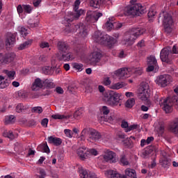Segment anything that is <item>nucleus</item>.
<instances>
[{"instance_id": "obj_41", "label": "nucleus", "mask_w": 178, "mask_h": 178, "mask_svg": "<svg viewBox=\"0 0 178 178\" xmlns=\"http://www.w3.org/2000/svg\"><path fill=\"white\" fill-rule=\"evenodd\" d=\"M83 113H84V110L83 108H79L78 110H76L74 113V118L75 119H79L80 118L81 116H83Z\"/></svg>"}, {"instance_id": "obj_39", "label": "nucleus", "mask_w": 178, "mask_h": 178, "mask_svg": "<svg viewBox=\"0 0 178 178\" xmlns=\"http://www.w3.org/2000/svg\"><path fill=\"white\" fill-rule=\"evenodd\" d=\"M72 67L75 69V70H77V72H83L84 70V65L79 63H72Z\"/></svg>"}, {"instance_id": "obj_53", "label": "nucleus", "mask_w": 178, "mask_h": 178, "mask_svg": "<svg viewBox=\"0 0 178 178\" xmlns=\"http://www.w3.org/2000/svg\"><path fill=\"white\" fill-rule=\"evenodd\" d=\"M64 133L66 137H68L69 138H72V137H73V132L70 129H65Z\"/></svg>"}, {"instance_id": "obj_12", "label": "nucleus", "mask_w": 178, "mask_h": 178, "mask_svg": "<svg viewBox=\"0 0 178 178\" xmlns=\"http://www.w3.org/2000/svg\"><path fill=\"white\" fill-rule=\"evenodd\" d=\"M155 83L161 87H166L170 83H172V76L169 74H163L157 76Z\"/></svg>"}, {"instance_id": "obj_6", "label": "nucleus", "mask_w": 178, "mask_h": 178, "mask_svg": "<svg viewBox=\"0 0 178 178\" xmlns=\"http://www.w3.org/2000/svg\"><path fill=\"white\" fill-rule=\"evenodd\" d=\"M87 135H89L88 140L90 141V143L98 141V140L101 138V134L99 132L92 128H85L83 129L81 133L82 140H84Z\"/></svg>"}, {"instance_id": "obj_59", "label": "nucleus", "mask_w": 178, "mask_h": 178, "mask_svg": "<svg viewBox=\"0 0 178 178\" xmlns=\"http://www.w3.org/2000/svg\"><path fill=\"white\" fill-rule=\"evenodd\" d=\"M124 144L125 147H131V142L130 141L129 139H126L124 140Z\"/></svg>"}, {"instance_id": "obj_8", "label": "nucleus", "mask_w": 178, "mask_h": 178, "mask_svg": "<svg viewBox=\"0 0 178 178\" xmlns=\"http://www.w3.org/2000/svg\"><path fill=\"white\" fill-rule=\"evenodd\" d=\"M113 79H119V80H124L131 76V68H120L115 70L111 74Z\"/></svg>"}, {"instance_id": "obj_56", "label": "nucleus", "mask_w": 178, "mask_h": 178, "mask_svg": "<svg viewBox=\"0 0 178 178\" xmlns=\"http://www.w3.org/2000/svg\"><path fill=\"white\" fill-rule=\"evenodd\" d=\"M111 83H112V81H111V79L109 77L104 78L103 81L104 86H111Z\"/></svg>"}, {"instance_id": "obj_17", "label": "nucleus", "mask_w": 178, "mask_h": 178, "mask_svg": "<svg viewBox=\"0 0 178 178\" xmlns=\"http://www.w3.org/2000/svg\"><path fill=\"white\" fill-rule=\"evenodd\" d=\"M101 17H102V13L89 12L87 13L86 20L88 23H95Z\"/></svg>"}, {"instance_id": "obj_34", "label": "nucleus", "mask_w": 178, "mask_h": 178, "mask_svg": "<svg viewBox=\"0 0 178 178\" xmlns=\"http://www.w3.org/2000/svg\"><path fill=\"white\" fill-rule=\"evenodd\" d=\"M125 175L128 176V177L137 178L136 170L130 168H127L125 170Z\"/></svg>"}, {"instance_id": "obj_63", "label": "nucleus", "mask_w": 178, "mask_h": 178, "mask_svg": "<svg viewBox=\"0 0 178 178\" xmlns=\"http://www.w3.org/2000/svg\"><path fill=\"white\" fill-rule=\"evenodd\" d=\"M41 3V0H34L33 1V6L37 8L40 6V4Z\"/></svg>"}, {"instance_id": "obj_7", "label": "nucleus", "mask_w": 178, "mask_h": 178, "mask_svg": "<svg viewBox=\"0 0 178 178\" xmlns=\"http://www.w3.org/2000/svg\"><path fill=\"white\" fill-rule=\"evenodd\" d=\"M80 0H76L74 2V10H75V13L72 14V12H70L68 13V16H70V17H67L65 18V22H67V26H69V24H70V23H72V22L74 20V19H79V17H80L81 15H84L83 10H79V6H80Z\"/></svg>"}, {"instance_id": "obj_35", "label": "nucleus", "mask_w": 178, "mask_h": 178, "mask_svg": "<svg viewBox=\"0 0 178 178\" xmlns=\"http://www.w3.org/2000/svg\"><path fill=\"white\" fill-rule=\"evenodd\" d=\"M58 48L59 51H61V52H65V51H67V44L65 42H58Z\"/></svg>"}, {"instance_id": "obj_31", "label": "nucleus", "mask_w": 178, "mask_h": 178, "mask_svg": "<svg viewBox=\"0 0 178 178\" xmlns=\"http://www.w3.org/2000/svg\"><path fill=\"white\" fill-rule=\"evenodd\" d=\"M155 15H156V12L154 10V8L152 7L149 8L147 16L149 17V22H154V19H155Z\"/></svg>"}, {"instance_id": "obj_58", "label": "nucleus", "mask_w": 178, "mask_h": 178, "mask_svg": "<svg viewBox=\"0 0 178 178\" xmlns=\"http://www.w3.org/2000/svg\"><path fill=\"white\" fill-rule=\"evenodd\" d=\"M48 119L47 118H44L42 122H41V124L43 127H47L48 126Z\"/></svg>"}, {"instance_id": "obj_43", "label": "nucleus", "mask_w": 178, "mask_h": 178, "mask_svg": "<svg viewBox=\"0 0 178 178\" xmlns=\"http://www.w3.org/2000/svg\"><path fill=\"white\" fill-rule=\"evenodd\" d=\"M44 87H48L49 88H52L54 87V82L52 79H44L43 80Z\"/></svg>"}, {"instance_id": "obj_20", "label": "nucleus", "mask_w": 178, "mask_h": 178, "mask_svg": "<svg viewBox=\"0 0 178 178\" xmlns=\"http://www.w3.org/2000/svg\"><path fill=\"white\" fill-rule=\"evenodd\" d=\"M42 87H44V80L37 78L32 84L31 90L32 91H38L39 90H41Z\"/></svg>"}, {"instance_id": "obj_54", "label": "nucleus", "mask_w": 178, "mask_h": 178, "mask_svg": "<svg viewBox=\"0 0 178 178\" xmlns=\"http://www.w3.org/2000/svg\"><path fill=\"white\" fill-rule=\"evenodd\" d=\"M40 48H49V43L48 42L42 41L40 43Z\"/></svg>"}, {"instance_id": "obj_55", "label": "nucleus", "mask_w": 178, "mask_h": 178, "mask_svg": "<svg viewBox=\"0 0 178 178\" xmlns=\"http://www.w3.org/2000/svg\"><path fill=\"white\" fill-rule=\"evenodd\" d=\"M8 86H9V83H8V81H3L2 82H0V88H6Z\"/></svg>"}, {"instance_id": "obj_40", "label": "nucleus", "mask_w": 178, "mask_h": 178, "mask_svg": "<svg viewBox=\"0 0 178 178\" xmlns=\"http://www.w3.org/2000/svg\"><path fill=\"white\" fill-rule=\"evenodd\" d=\"M88 150V159L91 158V156H97L98 155V151L95 149H87Z\"/></svg>"}, {"instance_id": "obj_62", "label": "nucleus", "mask_w": 178, "mask_h": 178, "mask_svg": "<svg viewBox=\"0 0 178 178\" xmlns=\"http://www.w3.org/2000/svg\"><path fill=\"white\" fill-rule=\"evenodd\" d=\"M56 92L58 94H63V89L60 87H57L55 90Z\"/></svg>"}, {"instance_id": "obj_13", "label": "nucleus", "mask_w": 178, "mask_h": 178, "mask_svg": "<svg viewBox=\"0 0 178 178\" xmlns=\"http://www.w3.org/2000/svg\"><path fill=\"white\" fill-rule=\"evenodd\" d=\"M160 58L162 62L169 63L172 59V49L170 47H165L160 52Z\"/></svg>"}, {"instance_id": "obj_37", "label": "nucleus", "mask_w": 178, "mask_h": 178, "mask_svg": "<svg viewBox=\"0 0 178 178\" xmlns=\"http://www.w3.org/2000/svg\"><path fill=\"white\" fill-rule=\"evenodd\" d=\"M16 121V118L14 115H7L5 118V123L6 124H10L12 123H15Z\"/></svg>"}, {"instance_id": "obj_51", "label": "nucleus", "mask_w": 178, "mask_h": 178, "mask_svg": "<svg viewBox=\"0 0 178 178\" xmlns=\"http://www.w3.org/2000/svg\"><path fill=\"white\" fill-rule=\"evenodd\" d=\"M23 10H24V8H23V5H18L17 7V13L19 16V17H21V19H23L24 17L23 15H22V14L23 13Z\"/></svg>"}, {"instance_id": "obj_48", "label": "nucleus", "mask_w": 178, "mask_h": 178, "mask_svg": "<svg viewBox=\"0 0 178 178\" xmlns=\"http://www.w3.org/2000/svg\"><path fill=\"white\" fill-rule=\"evenodd\" d=\"M138 129H140V125L137 124H134L132 125H130L127 129L126 133H129V131H131L133 130H137Z\"/></svg>"}, {"instance_id": "obj_52", "label": "nucleus", "mask_w": 178, "mask_h": 178, "mask_svg": "<svg viewBox=\"0 0 178 178\" xmlns=\"http://www.w3.org/2000/svg\"><path fill=\"white\" fill-rule=\"evenodd\" d=\"M42 107L41 106H35L32 108L33 113H42Z\"/></svg>"}, {"instance_id": "obj_47", "label": "nucleus", "mask_w": 178, "mask_h": 178, "mask_svg": "<svg viewBox=\"0 0 178 178\" xmlns=\"http://www.w3.org/2000/svg\"><path fill=\"white\" fill-rule=\"evenodd\" d=\"M23 8H24V12H25V13L30 14L31 13V12H33V8L31 7V6L29 4H24Z\"/></svg>"}, {"instance_id": "obj_44", "label": "nucleus", "mask_w": 178, "mask_h": 178, "mask_svg": "<svg viewBox=\"0 0 178 178\" xmlns=\"http://www.w3.org/2000/svg\"><path fill=\"white\" fill-rule=\"evenodd\" d=\"M3 137H8V138H10L13 140V138H15V136L13 135V132L11 131L5 130L3 133Z\"/></svg>"}, {"instance_id": "obj_49", "label": "nucleus", "mask_w": 178, "mask_h": 178, "mask_svg": "<svg viewBox=\"0 0 178 178\" xmlns=\"http://www.w3.org/2000/svg\"><path fill=\"white\" fill-rule=\"evenodd\" d=\"M100 112H101V113H103L104 115H106L109 114V113L111 112V110L109 109V108H108V106H103L100 108Z\"/></svg>"}, {"instance_id": "obj_3", "label": "nucleus", "mask_w": 178, "mask_h": 178, "mask_svg": "<svg viewBox=\"0 0 178 178\" xmlns=\"http://www.w3.org/2000/svg\"><path fill=\"white\" fill-rule=\"evenodd\" d=\"M137 0H131V6H128L124 8L125 15L128 16H140L145 13V7L143 6L141 3H136Z\"/></svg>"}, {"instance_id": "obj_29", "label": "nucleus", "mask_w": 178, "mask_h": 178, "mask_svg": "<svg viewBox=\"0 0 178 178\" xmlns=\"http://www.w3.org/2000/svg\"><path fill=\"white\" fill-rule=\"evenodd\" d=\"M123 87H126V83L124 82H118L115 83H112L109 88L111 90H120V88H123Z\"/></svg>"}, {"instance_id": "obj_15", "label": "nucleus", "mask_w": 178, "mask_h": 178, "mask_svg": "<svg viewBox=\"0 0 178 178\" xmlns=\"http://www.w3.org/2000/svg\"><path fill=\"white\" fill-rule=\"evenodd\" d=\"M102 58V54H101V50L96 49L89 56L88 60L90 65H95L101 60Z\"/></svg>"}, {"instance_id": "obj_57", "label": "nucleus", "mask_w": 178, "mask_h": 178, "mask_svg": "<svg viewBox=\"0 0 178 178\" xmlns=\"http://www.w3.org/2000/svg\"><path fill=\"white\" fill-rule=\"evenodd\" d=\"M121 127H122V129H124L126 131V130H127V129H129V123L126 121H122L121 124Z\"/></svg>"}, {"instance_id": "obj_33", "label": "nucleus", "mask_w": 178, "mask_h": 178, "mask_svg": "<svg viewBox=\"0 0 178 178\" xmlns=\"http://www.w3.org/2000/svg\"><path fill=\"white\" fill-rule=\"evenodd\" d=\"M160 163L163 168H169L170 166V159L163 157L160 160Z\"/></svg>"}, {"instance_id": "obj_24", "label": "nucleus", "mask_w": 178, "mask_h": 178, "mask_svg": "<svg viewBox=\"0 0 178 178\" xmlns=\"http://www.w3.org/2000/svg\"><path fill=\"white\" fill-rule=\"evenodd\" d=\"M15 41H16V38L12 33H8V38L6 40V46L7 48L12 47L15 44Z\"/></svg>"}, {"instance_id": "obj_14", "label": "nucleus", "mask_w": 178, "mask_h": 178, "mask_svg": "<svg viewBox=\"0 0 178 178\" xmlns=\"http://www.w3.org/2000/svg\"><path fill=\"white\" fill-rule=\"evenodd\" d=\"M102 158L105 162H110V163H116V162H118L116 153L109 149L104 151V154L102 155Z\"/></svg>"}, {"instance_id": "obj_26", "label": "nucleus", "mask_w": 178, "mask_h": 178, "mask_svg": "<svg viewBox=\"0 0 178 178\" xmlns=\"http://www.w3.org/2000/svg\"><path fill=\"white\" fill-rule=\"evenodd\" d=\"M29 106L27 104H23L22 103H19L17 104L15 107V111L17 112V113H22L24 112L25 111H27L29 109Z\"/></svg>"}, {"instance_id": "obj_46", "label": "nucleus", "mask_w": 178, "mask_h": 178, "mask_svg": "<svg viewBox=\"0 0 178 178\" xmlns=\"http://www.w3.org/2000/svg\"><path fill=\"white\" fill-rule=\"evenodd\" d=\"M120 163L123 166H127V165H129V161L126 158V156L124 155L121 156L120 159Z\"/></svg>"}, {"instance_id": "obj_28", "label": "nucleus", "mask_w": 178, "mask_h": 178, "mask_svg": "<svg viewBox=\"0 0 178 178\" xmlns=\"http://www.w3.org/2000/svg\"><path fill=\"white\" fill-rule=\"evenodd\" d=\"M51 65L53 67L46 66L43 68L44 74H52L54 70L55 69V61L51 60Z\"/></svg>"}, {"instance_id": "obj_45", "label": "nucleus", "mask_w": 178, "mask_h": 178, "mask_svg": "<svg viewBox=\"0 0 178 178\" xmlns=\"http://www.w3.org/2000/svg\"><path fill=\"white\" fill-rule=\"evenodd\" d=\"M18 31L22 37H26L29 34V31L23 26L18 27Z\"/></svg>"}, {"instance_id": "obj_1", "label": "nucleus", "mask_w": 178, "mask_h": 178, "mask_svg": "<svg viewBox=\"0 0 178 178\" xmlns=\"http://www.w3.org/2000/svg\"><path fill=\"white\" fill-rule=\"evenodd\" d=\"M92 39L95 42L101 44L102 45H106L108 48H112L115 44L118 42L116 39L112 38L109 35L104 34L99 31H97L92 35Z\"/></svg>"}, {"instance_id": "obj_64", "label": "nucleus", "mask_w": 178, "mask_h": 178, "mask_svg": "<svg viewBox=\"0 0 178 178\" xmlns=\"http://www.w3.org/2000/svg\"><path fill=\"white\" fill-rule=\"evenodd\" d=\"M154 140V137L152 136H150V137H148L146 140V143L147 144H151V142Z\"/></svg>"}, {"instance_id": "obj_23", "label": "nucleus", "mask_w": 178, "mask_h": 178, "mask_svg": "<svg viewBox=\"0 0 178 178\" xmlns=\"http://www.w3.org/2000/svg\"><path fill=\"white\" fill-rule=\"evenodd\" d=\"M74 58V54H73V53L72 52L67 51V50L65 52H63L62 56L59 57L58 59H60V60H64L65 62H69V60H73Z\"/></svg>"}, {"instance_id": "obj_22", "label": "nucleus", "mask_w": 178, "mask_h": 178, "mask_svg": "<svg viewBox=\"0 0 178 178\" xmlns=\"http://www.w3.org/2000/svg\"><path fill=\"white\" fill-rule=\"evenodd\" d=\"M77 155L79 156L81 161H86V159H88V150L86 147H82L78 149Z\"/></svg>"}, {"instance_id": "obj_19", "label": "nucleus", "mask_w": 178, "mask_h": 178, "mask_svg": "<svg viewBox=\"0 0 178 178\" xmlns=\"http://www.w3.org/2000/svg\"><path fill=\"white\" fill-rule=\"evenodd\" d=\"M15 56L16 55H15V54L10 53L7 54L3 58V55L0 54V69L1 66H2V63H10V62L13 61Z\"/></svg>"}, {"instance_id": "obj_61", "label": "nucleus", "mask_w": 178, "mask_h": 178, "mask_svg": "<svg viewBox=\"0 0 178 178\" xmlns=\"http://www.w3.org/2000/svg\"><path fill=\"white\" fill-rule=\"evenodd\" d=\"M125 97H127V98H133V97H134V93L132 92H126Z\"/></svg>"}, {"instance_id": "obj_50", "label": "nucleus", "mask_w": 178, "mask_h": 178, "mask_svg": "<svg viewBox=\"0 0 178 178\" xmlns=\"http://www.w3.org/2000/svg\"><path fill=\"white\" fill-rule=\"evenodd\" d=\"M6 74L8 78L10 79V80H14L15 74H16V72L15 71L6 70Z\"/></svg>"}, {"instance_id": "obj_38", "label": "nucleus", "mask_w": 178, "mask_h": 178, "mask_svg": "<svg viewBox=\"0 0 178 178\" xmlns=\"http://www.w3.org/2000/svg\"><path fill=\"white\" fill-rule=\"evenodd\" d=\"M32 43H33V40H27L25 42L21 44L18 47V49H21V50L26 49V48H29V47H30Z\"/></svg>"}, {"instance_id": "obj_5", "label": "nucleus", "mask_w": 178, "mask_h": 178, "mask_svg": "<svg viewBox=\"0 0 178 178\" xmlns=\"http://www.w3.org/2000/svg\"><path fill=\"white\" fill-rule=\"evenodd\" d=\"M120 97L122 95L113 90L108 91L104 96L107 105L110 106H118L120 104Z\"/></svg>"}, {"instance_id": "obj_9", "label": "nucleus", "mask_w": 178, "mask_h": 178, "mask_svg": "<svg viewBox=\"0 0 178 178\" xmlns=\"http://www.w3.org/2000/svg\"><path fill=\"white\" fill-rule=\"evenodd\" d=\"M138 97L142 101H148L149 97V86L148 83H143L140 84L138 90Z\"/></svg>"}, {"instance_id": "obj_11", "label": "nucleus", "mask_w": 178, "mask_h": 178, "mask_svg": "<svg viewBox=\"0 0 178 178\" xmlns=\"http://www.w3.org/2000/svg\"><path fill=\"white\" fill-rule=\"evenodd\" d=\"M74 28L70 31L71 33H76V31H79V37L81 38H86V37L88 35V30L87 29V26H84V24L80 23L74 25Z\"/></svg>"}, {"instance_id": "obj_18", "label": "nucleus", "mask_w": 178, "mask_h": 178, "mask_svg": "<svg viewBox=\"0 0 178 178\" xmlns=\"http://www.w3.org/2000/svg\"><path fill=\"white\" fill-rule=\"evenodd\" d=\"M105 177L108 178H124V175L119 173L116 170H107L104 171Z\"/></svg>"}, {"instance_id": "obj_30", "label": "nucleus", "mask_w": 178, "mask_h": 178, "mask_svg": "<svg viewBox=\"0 0 178 178\" xmlns=\"http://www.w3.org/2000/svg\"><path fill=\"white\" fill-rule=\"evenodd\" d=\"M52 119H54L55 120H63V119H70V115H65L63 114H54L51 115Z\"/></svg>"}, {"instance_id": "obj_4", "label": "nucleus", "mask_w": 178, "mask_h": 178, "mask_svg": "<svg viewBox=\"0 0 178 178\" xmlns=\"http://www.w3.org/2000/svg\"><path fill=\"white\" fill-rule=\"evenodd\" d=\"M155 99L157 102H159L160 106H161L162 109L165 111V113H170L172 111L173 104H178V97L174 96L172 97V102L170 101V99L167 98L165 99L163 97H159L158 95L155 96Z\"/></svg>"}, {"instance_id": "obj_21", "label": "nucleus", "mask_w": 178, "mask_h": 178, "mask_svg": "<svg viewBox=\"0 0 178 178\" xmlns=\"http://www.w3.org/2000/svg\"><path fill=\"white\" fill-rule=\"evenodd\" d=\"M147 72H152L155 69L156 66V58H155V56H150L147 58Z\"/></svg>"}, {"instance_id": "obj_42", "label": "nucleus", "mask_w": 178, "mask_h": 178, "mask_svg": "<svg viewBox=\"0 0 178 178\" xmlns=\"http://www.w3.org/2000/svg\"><path fill=\"white\" fill-rule=\"evenodd\" d=\"M134 104H136V99L134 98H131L126 102L125 106H127V108H133Z\"/></svg>"}, {"instance_id": "obj_10", "label": "nucleus", "mask_w": 178, "mask_h": 178, "mask_svg": "<svg viewBox=\"0 0 178 178\" xmlns=\"http://www.w3.org/2000/svg\"><path fill=\"white\" fill-rule=\"evenodd\" d=\"M163 16V24L165 30L167 31V33H171L172 27H173V19L172 18V15L166 12H164Z\"/></svg>"}, {"instance_id": "obj_2", "label": "nucleus", "mask_w": 178, "mask_h": 178, "mask_svg": "<svg viewBox=\"0 0 178 178\" xmlns=\"http://www.w3.org/2000/svg\"><path fill=\"white\" fill-rule=\"evenodd\" d=\"M145 30L143 28H133L129 32H127L124 36L122 44L124 45H133L134 41L140 37L142 34H144Z\"/></svg>"}, {"instance_id": "obj_25", "label": "nucleus", "mask_w": 178, "mask_h": 178, "mask_svg": "<svg viewBox=\"0 0 178 178\" xmlns=\"http://www.w3.org/2000/svg\"><path fill=\"white\" fill-rule=\"evenodd\" d=\"M104 3L105 0H90V5L92 6V8L98 9V8H101Z\"/></svg>"}, {"instance_id": "obj_36", "label": "nucleus", "mask_w": 178, "mask_h": 178, "mask_svg": "<svg viewBox=\"0 0 178 178\" xmlns=\"http://www.w3.org/2000/svg\"><path fill=\"white\" fill-rule=\"evenodd\" d=\"M38 151H40V152H46L47 154H49V147H48V145L47 144H42L38 147Z\"/></svg>"}, {"instance_id": "obj_27", "label": "nucleus", "mask_w": 178, "mask_h": 178, "mask_svg": "<svg viewBox=\"0 0 178 178\" xmlns=\"http://www.w3.org/2000/svg\"><path fill=\"white\" fill-rule=\"evenodd\" d=\"M48 141L49 144H54V145H56L58 147V145H60L62 144V139L57 138V137H54V136H49L48 138Z\"/></svg>"}, {"instance_id": "obj_60", "label": "nucleus", "mask_w": 178, "mask_h": 178, "mask_svg": "<svg viewBox=\"0 0 178 178\" xmlns=\"http://www.w3.org/2000/svg\"><path fill=\"white\" fill-rule=\"evenodd\" d=\"M118 56L119 58H126V56H127V54H126L124 51L122 50L120 51Z\"/></svg>"}, {"instance_id": "obj_16", "label": "nucleus", "mask_w": 178, "mask_h": 178, "mask_svg": "<svg viewBox=\"0 0 178 178\" xmlns=\"http://www.w3.org/2000/svg\"><path fill=\"white\" fill-rule=\"evenodd\" d=\"M115 21V17H112L108 18V20L106 22L104 26V29H106L108 31H111L112 29H120L123 24L120 22H113Z\"/></svg>"}, {"instance_id": "obj_32", "label": "nucleus", "mask_w": 178, "mask_h": 178, "mask_svg": "<svg viewBox=\"0 0 178 178\" xmlns=\"http://www.w3.org/2000/svg\"><path fill=\"white\" fill-rule=\"evenodd\" d=\"M133 74L136 76H141V74H143V68L140 67L131 68V75Z\"/></svg>"}]
</instances>
